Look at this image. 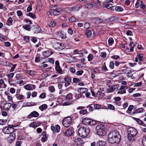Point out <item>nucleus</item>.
I'll use <instances>...</instances> for the list:
<instances>
[{
    "label": "nucleus",
    "instance_id": "1",
    "mask_svg": "<svg viewBox=\"0 0 146 146\" xmlns=\"http://www.w3.org/2000/svg\"><path fill=\"white\" fill-rule=\"evenodd\" d=\"M121 136L119 132L114 131L111 132L108 135V140L111 143H118L120 141Z\"/></svg>",
    "mask_w": 146,
    "mask_h": 146
},
{
    "label": "nucleus",
    "instance_id": "2",
    "mask_svg": "<svg viewBox=\"0 0 146 146\" xmlns=\"http://www.w3.org/2000/svg\"><path fill=\"white\" fill-rule=\"evenodd\" d=\"M128 139L130 141H133L134 140V137L136 135L137 131L133 127H130L127 129Z\"/></svg>",
    "mask_w": 146,
    "mask_h": 146
},
{
    "label": "nucleus",
    "instance_id": "3",
    "mask_svg": "<svg viewBox=\"0 0 146 146\" xmlns=\"http://www.w3.org/2000/svg\"><path fill=\"white\" fill-rule=\"evenodd\" d=\"M90 130L89 128H86L84 127H81L79 129L78 131V135L84 138L87 137L89 132Z\"/></svg>",
    "mask_w": 146,
    "mask_h": 146
},
{
    "label": "nucleus",
    "instance_id": "4",
    "mask_svg": "<svg viewBox=\"0 0 146 146\" xmlns=\"http://www.w3.org/2000/svg\"><path fill=\"white\" fill-rule=\"evenodd\" d=\"M14 129L13 125H9L8 127H6L3 129V131L5 134H11L13 133Z\"/></svg>",
    "mask_w": 146,
    "mask_h": 146
},
{
    "label": "nucleus",
    "instance_id": "5",
    "mask_svg": "<svg viewBox=\"0 0 146 146\" xmlns=\"http://www.w3.org/2000/svg\"><path fill=\"white\" fill-rule=\"evenodd\" d=\"M82 123L86 125H92L96 124V121L93 120H92L90 119L85 117L84 118L82 121Z\"/></svg>",
    "mask_w": 146,
    "mask_h": 146
},
{
    "label": "nucleus",
    "instance_id": "6",
    "mask_svg": "<svg viewBox=\"0 0 146 146\" xmlns=\"http://www.w3.org/2000/svg\"><path fill=\"white\" fill-rule=\"evenodd\" d=\"M72 123V119L70 117H66L64 119L62 123L63 125L66 127L69 126Z\"/></svg>",
    "mask_w": 146,
    "mask_h": 146
},
{
    "label": "nucleus",
    "instance_id": "7",
    "mask_svg": "<svg viewBox=\"0 0 146 146\" xmlns=\"http://www.w3.org/2000/svg\"><path fill=\"white\" fill-rule=\"evenodd\" d=\"M128 86H121L119 88L118 90L117 94H123L126 93L125 90L128 88Z\"/></svg>",
    "mask_w": 146,
    "mask_h": 146
},
{
    "label": "nucleus",
    "instance_id": "8",
    "mask_svg": "<svg viewBox=\"0 0 146 146\" xmlns=\"http://www.w3.org/2000/svg\"><path fill=\"white\" fill-rule=\"evenodd\" d=\"M119 87V85L116 84L113 85L111 86H109V89L107 90V92L108 93H111L114 92L116 89H117Z\"/></svg>",
    "mask_w": 146,
    "mask_h": 146
},
{
    "label": "nucleus",
    "instance_id": "9",
    "mask_svg": "<svg viewBox=\"0 0 146 146\" xmlns=\"http://www.w3.org/2000/svg\"><path fill=\"white\" fill-rule=\"evenodd\" d=\"M15 134L14 133L10 134V135L7 138V140L9 143L12 142L15 138Z\"/></svg>",
    "mask_w": 146,
    "mask_h": 146
},
{
    "label": "nucleus",
    "instance_id": "10",
    "mask_svg": "<svg viewBox=\"0 0 146 146\" xmlns=\"http://www.w3.org/2000/svg\"><path fill=\"white\" fill-rule=\"evenodd\" d=\"M39 115L38 113L36 111H34L32 112L27 116L28 118L30 119L32 117H37Z\"/></svg>",
    "mask_w": 146,
    "mask_h": 146
},
{
    "label": "nucleus",
    "instance_id": "11",
    "mask_svg": "<svg viewBox=\"0 0 146 146\" xmlns=\"http://www.w3.org/2000/svg\"><path fill=\"white\" fill-rule=\"evenodd\" d=\"M73 132V129L72 128H69L68 129L65 133V135L67 136H70L72 135Z\"/></svg>",
    "mask_w": 146,
    "mask_h": 146
},
{
    "label": "nucleus",
    "instance_id": "12",
    "mask_svg": "<svg viewBox=\"0 0 146 146\" xmlns=\"http://www.w3.org/2000/svg\"><path fill=\"white\" fill-rule=\"evenodd\" d=\"M52 54V51L50 50L45 51L42 53L43 55L45 58L48 57Z\"/></svg>",
    "mask_w": 146,
    "mask_h": 146
},
{
    "label": "nucleus",
    "instance_id": "13",
    "mask_svg": "<svg viewBox=\"0 0 146 146\" xmlns=\"http://www.w3.org/2000/svg\"><path fill=\"white\" fill-rule=\"evenodd\" d=\"M41 123L39 122H33L29 125V126L31 127L35 128L38 126Z\"/></svg>",
    "mask_w": 146,
    "mask_h": 146
},
{
    "label": "nucleus",
    "instance_id": "14",
    "mask_svg": "<svg viewBox=\"0 0 146 146\" xmlns=\"http://www.w3.org/2000/svg\"><path fill=\"white\" fill-rule=\"evenodd\" d=\"M55 46L57 48L61 50L65 47L64 45V44L60 42H56L55 44Z\"/></svg>",
    "mask_w": 146,
    "mask_h": 146
},
{
    "label": "nucleus",
    "instance_id": "15",
    "mask_svg": "<svg viewBox=\"0 0 146 146\" xmlns=\"http://www.w3.org/2000/svg\"><path fill=\"white\" fill-rule=\"evenodd\" d=\"M74 141H75L78 145H81L84 143L83 141L80 138H75V140Z\"/></svg>",
    "mask_w": 146,
    "mask_h": 146
},
{
    "label": "nucleus",
    "instance_id": "16",
    "mask_svg": "<svg viewBox=\"0 0 146 146\" xmlns=\"http://www.w3.org/2000/svg\"><path fill=\"white\" fill-rule=\"evenodd\" d=\"M65 81V85L66 87H67L70 84L71 80L69 78L65 77L64 78Z\"/></svg>",
    "mask_w": 146,
    "mask_h": 146
},
{
    "label": "nucleus",
    "instance_id": "17",
    "mask_svg": "<svg viewBox=\"0 0 146 146\" xmlns=\"http://www.w3.org/2000/svg\"><path fill=\"white\" fill-rule=\"evenodd\" d=\"M80 93H85L88 91V89L86 88H79L77 90Z\"/></svg>",
    "mask_w": 146,
    "mask_h": 146
},
{
    "label": "nucleus",
    "instance_id": "18",
    "mask_svg": "<svg viewBox=\"0 0 146 146\" xmlns=\"http://www.w3.org/2000/svg\"><path fill=\"white\" fill-rule=\"evenodd\" d=\"M41 135L43 136V137L41 139V141L43 142H44L47 139V137L46 135V132L45 131L41 133Z\"/></svg>",
    "mask_w": 146,
    "mask_h": 146
},
{
    "label": "nucleus",
    "instance_id": "19",
    "mask_svg": "<svg viewBox=\"0 0 146 146\" xmlns=\"http://www.w3.org/2000/svg\"><path fill=\"white\" fill-rule=\"evenodd\" d=\"M11 106V104L9 103H7L3 106V108L5 110L7 111L10 108Z\"/></svg>",
    "mask_w": 146,
    "mask_h": 146
},
{
    "label": "nucleus",
    "instance_id": "20",
    "mask_svg": "<svg viewBox=\"0 0 146 146\" xmlns=\"http://www.w3.org/2000/svg\"><path fill=\"white\" fill-rule=\"evenodd\" d=\"M133 108V106L132 105H130L128 107L127 110L126 111V113H128L130 115H132V114L131 113V111L132 110Z\"/></svg>",
    "mask_w": 146,
    "mask_h": 146
},
{
    "label": "nucleus",
    "instance_id": "21",
    "mask_svg": "<svg viewBox=\"0 0 146 146\" xmlns=\"http://www.w3.org/2000/svg\"><path fill=\"white\" fill-rule=\"evenodd\" d=\"M106 132L103 129L100 130V131H98L97 134L100 136H104L106 135Z\"/></svg>",
    "mask_w": 146,
    "mask_h": 146
},
{
    "label": "nucleus",
    "instance_id": "22",
    "mask_svg": "<svg viewBox=\"0 0 146 146\" xmlns=\"http://www.w3.org/2000/svg\"><path fill=\"white\" fill-rule=\"evenodd\" d=\"M82 7V6L81 5L78 4L75 6L73 7L72 9L74 11H78Z\"/></svg>",
    "mask_w": 146,
    "mask_h": 146
},
{
    "label": "nucleus",
    "instance_id": "23",
    "mask_svg": "<svg viewBox=\"0 0 146 146\" xmlns=\"http://www.w3.org/2000/svg\"><path fill=\"white\" fill-rule=\"evenodd\" d=\"M105 95V94L104 93H102L100 91H98L96 94V97H102Z\"/></svg>",
    "mask_w": 146,
    "mask_h": 146
},
{
    "label": "nucleus",
    "instance_id": "24",
    "mask_svg": "<svg viewBox=\"0 0 146 146\" xmlns=\"http://www.w3.org/2000/svg\"><path fill=\"white\" fill-rule=\"evenodd\" d=\"M96 145L97 146H104L105 143L103 141L99 140L97 142Z\"/></svg>",
    "mask_w": 146,
    "mask_h": 146
},
{
    "label": "nucleus",
    "instance_id": "25",
    "mask_svg": "<svg viewBox=\"0 0 146 146\" xmlns=\"http://www.w3.org/2000/svg\"><path fill=\"white\" fill-rule=\"evenodd\" d=\"M92 31L93 32V34H94V32L93 30H92V31H90L89 30H87L85 32L86 35L88 36H91L92 34Z\"/></svg>",
    "mask_w": 146,
    "mask_h": 146
},
{
    "label": "nucleus",
    "instance_id": "26",
    "mask_svg": "<svg viewBox=\"0 0 146 146\" xmlns=\"http://www.w3.org/2000/svg\"><path fill=\"white\" fill-rule=\"evenodd\" d=\"M27 74H28L29 75H34L36 73V72L33 70H27L26 71Z\"/></svg>",
    "mask_w": 146,
    "mask_h": 146
},
{
    "label": "nucleus",
    "instance_id": "27",
    "mask_svg": "<svg viewBox=\"0 0 146 146\" xmlns=\"http://www.w3.org/2000/svg\"><path fill=\"white\" fill-rule=\"evenodd\" d=\"M142 1H137V4H138L140 6L141 8L143 9H144L145 8V5L144 4H142Z\"/></svg>",
    "mask_w": 146,
    "mask_h": 146
},
{
    "label": "nucleus",
    "instance_id": "28",
    "mask_svg": "<svg viewBox=\"0 0 146 146\" xmlns=\"http://www.w3.org/2000/svg\"><path fill=\"white\" fill-rule=\"evenodd\" d=\"M72 94L71 93H70L67 94L66 97V100H72Z\"/></svg>",
    "mask_w": 146,
    "mask_h": 146
},
{
    "label": "nucleus",
    "instance_id": "29",
    "mask_svg": "<svg viewBox=\"0 0 146 146\" xmlns=\"http://www.w3.org/2000/svg\"><path fill=\"white\" fill-rule=\"evenodd\" d=\"M7 87L4 83V81L2 79H0V87L5 88Z\"/></svg>",
    "mask_w": 146,
    "mask_h": 146
},
{
    "label": "nucleus",
    "instance_id": "30",
    "mask_svg": "<svg viewBox=\"0 0 146 146\" xmlns=\"http://www.w3.org/2000/svg\"><path fill=\"white\" fill-rule=\"evenodd\" d=\"M74 103L73 100L70 101L68 102H66L63 103L62 105L64 106H68Z\"/></svg>",
    "mask_w": 146,
    "mask_h": 146
},
{
    "label": "nucleus",
    "instance_id": "31",
    "mask_svg": "<svg viewBox=\"0 0 146 146\" xmlns=\"http://www.w3.org/2000/svg\"><path fill=\"white\" fill-rule=\"evenodd\" d=\"M47 108V105L46 104H43L41 106H40L39 107V108L41 111H43L44 110L46 109Z\"/></svg>",
    "mask_w": 146,
    "mask_h": 146
},
{
    "label": "nucleus",
    "instance_id": "32",
    "mask_svg": "<svg viewBox=\"0 0 146 146\" xmlns=\"http://www.w3.org/2000/svg\"><path fill=\"white\" fill-rule=\"evenodd\" d=\"M104 126L103 125H97L96 127V129L97 130V132L98 131H100L103 129Z\"/></svg>",
    "mask_w": 146,
    "mask_h": 146
},
{
    "label": "nucleus",
    "instance_id": "33",
    "mask_svg": "<svg viewBox=\"0 0 146 146\" xmlns=\"http://www.w3.org/2000/svg\"><path fill=\"white\" fill-rule=\"evenodd\" d=\"M129 46L130 47V52H132L133 50V48L135 46V44L133 42H131L129 44Z\"/></svg>",
    "mask_w": 146,
    "mask_h": 146
},
{
    "label": "nucleus",
    "instance_id": "34",
    "mask_svg": "<svg viewBox=\"0 0 146 146\" xmlns=\"http://www.w3.org/2000/svg\"><path fill=\"white\" fill-rule=\"evenodd\" d=\"M137 56L139 61L140 62H142L143 58V54H137Z\"/></svg>",
    "mask_w": 146,
    "mask_h": 146
},
{
    "label": "nucleus",
    "instance_id": "35",
    "mask_svg": "<svg viewBox=\"0 0 146 146\" xmlns=\"http://www.w3.org/2000/svg\"><path fill=\"white\" fill-rule=\"evenodd\" d=\"M23 27L25 29L28 31H29L31 30V27L29 25H25L24 26H23Z\"/></svg>",
    "mask_w": 146,
    "mask_h": 146
},
{
    "label": "nucleus",
    "instance_id": "36",
    "mask_svg": "<svg viewBox=\"0 0 146 146\" xmlns=\"http://www.w3.org/2000/svg\"><path fill=\"white\" fill-rule=\"evenodd\" d=\"M15 96L17 99L19 100H21L23 98V96L19 94H17Z\"/></svg>",
    "mask_w": 146,
    "mask_h": 146
},
{
    "label": "nucleus",
    "instance_id": "37",
    "mask_svg": "<svg viewBox=\"0 0 146 146\" xmlns=\"http://www.w3.org/2000/svg\"><path fill=\"white\" fill-rule=\"evenodd\" d=\"M55 69L58 72V73L60 74L62 73V70L60 66H56Z\"/></svg>",
    "mask_w": 146,
    "mask_h": 146
},
{
    "label": "nucleus",
    "instance_id": "38",
    "mask_svg": "<svg viewBox=\"0 0 146 146\" xmlns=\"http://www.w3.org/2000/svg\"><path fill=\"white\" fill-rule=\"evenodd\" d=\"M27 15H28L27 14ZM28 15L34 19H36V16L35 15V14H33L32 13H28Z\"/></svg>",
    "mask_w": 146,
    "mask_h": 146
},
{
    "label": "nucleus",
    "instance_id": "39",
    "mask_svg": "<svg viewBox=\"0 0 146 146\" xmlns=\"http://www.w3.org/2000/svg\"><path fill=\"white\" fill-rule=\"evenodd\" d=\"M104 6L107 9H110L112 7V5L111 4L108 3L104 4Z\"/></svg>",
    "mask_w": 146,
    "mask_h": 146
},
{
    "label": "nucleus",
    "instance_id": "40",
    "mask_svg": "<svg viewBox=\"0 0 146 146\" xmlns=\"http://www.w3.org/2000/svg\"><path fill=\"white\" fill-rule=\"evenodd\" d=\"M12 22L13 20L12 18L11 17H10L8 18L7 21V25H11Z\"/></svg>",
    "mask_w": 146,
    "mask_h": 146
},
{
    "label": "nucleus",
    "instance_id": "41",
    "mask_svg": "<svg viewBox=\"0 0 146 146\" xmlns=\"http://www.w3.org/2000/svg\"><path fill=\"white\" fill-rule=\"evenodd\" d=\"M41 30L40 27L39 26H37L36 27L35 30V33H39Z\"/></svg>",
    "mask_w": 146,
    "mask_h": 146
},
{
    "label": "nucleus",
    "instance_id": "42",
    "mask_svg": "<svg viewBox=\"0 0 146 146\" xmlns=\"http://www.w3.org/2000/svg\"><path fill=\"white\" fill-rule=\"evenodd\" d=\"M115 10L117 11H121L123 10V9L119 6H116L115 8Z\"/></svg>",
    "mask_w": 146,
    "mask_h": 146
},
{
    "label": "nucleus",
    "instance_id": "43",
    "mask_svg": "<svg viewBox=\"0 0 146 146\" xmlns=\"http://www.w3.org/2000/svg\"><path fill=\"white\" fill-rule=\"evenodd\" d=\"M125 33L127 36H132L133 35L132 32L130 30H128L125 31Z\"/></svg>",
    "mask_w": 146,
    "mask_h": 146
},
{
    "label": "nucleus",
    "instance_id": "44",
    "mask_svg": "<svg viewBox=\"0 0 146 146\" xmlns=\"http://www.w3.org/2000/svg\"><path fill=\"white\" fill-rule=\"evenodd\" d=\"M113 40L111 37H110L108 40V42L110 46L112 45L113 42Z\"/></svg>",
    "mask_w": 146,
    "mask_h": 146
},
{
    "label": "nucleus",
    "instance_id": "45",
    "mask_svg": "<svg viewBox=\"0 0 146 146\" xmlns=\"http://www.w3.org/2000/svg\"><path fill=\"white\" fill-rule=\"evenodd\" d=\"M64 32L63 31H60L57 32V33L58 34V35L59 36H66V35H64Z\"/></svg>",
    "mask_w": 146,
    "mask_h": 146
},
{
    "label": "nucleus",
    "instance_id": "46",
    "mask_svg": "<svg viewBox=\"0 0 146 146\" xmlns=\"http://www.w3.org/2000/svg\"><path fill=\"white\" fill-rule=\"evenodd\" d=\"M77 19L75 17L73 16L69 19V21L70 22H73L76 21Z\"/></svg>",
    "mask_w": 146,
    "mask_h": 146
},
{
    "label": "nucleus",
    "instance_id": "47",
    "mask_svg": "<svg viewBox=\"0 0 146 146\" xmlns=\"http://www.w3.org/2000/svg\"><path fill=\"white\" fill-rule=\"evenodd\" d=\"M134 119L140 125H143V122L142 121L138 118H134Z\"/></svg>",
    "mask_w": 146,
    "mask_h": 146
},
{
    "label": "nucleus",
    "instance_id": "48",
    "mask_svg": "<svg viewBox=\"0 0 146 146\" xmlns=\"http://www.w3.org/2000/svg\"><path fill=\"white\" fill-rule=\"evenodd\" d=\"M50 13L51 15H52V14H53L54 16L59 15L58 14H57V12L56 10L54 11H50Z\"/></svg>",
    "mask_w": 146,
    "mask_h": 146
},
{
    "label": "nucleus",
    "instance_id": "49",
    "mask_svg": "<svg viewBox=\"0 0 146 146\" xmlns=\"http://www.w3.org/2000/svg\"><path fill=\"white\" fill-rule=\"evenodd\" d=\"M144 109L142 108H139L136 110L135 112L137 113H139L143 112Z\"/></svg>",
    "mask_w": 146,
    "mask_h": 146
},
{
    "label": "nucleus",
    "instance_id": "50",
    "mask_svg": "<svg viewBox=\"0 0 146 146\" xmlns=\"http://www.w3.org/2000/svg\"><path fill=\"white\" fill-rule=\"evenodd\" d=\"M7 122V120H6L0 119V125H4Z\"/></svg>",
    "mask_w": 146,
    "mask_h": 146
},
{
    "label": "nucleus",
    "instance_id": "51",
    "mask_svg": "<svg viewBox=\"0 0 146 146\" xmlns=\"http://www.w3.org/2000/svg\"><path fill=\"white\" fill-rule=\"evenodd\" d=\"M117 18L115 17H110L109 19V21L110 22H112L117 21Z\"/></svg>",
    "mask_w": 146,
    "mask_h": 146
},
{
    "label": "nucleus",
    "instance_id": "52",
    "mask_svg": "<svg viewBox=\"0 0 146 146\" xmlns=\"http://www.w3.org/2000/svg\"><path fill=\"white\" fill-rule=\"evenodd\" d=\"M142 143L143 146H146V137H144L143 138Z\"/></svg>",
    "mask_w": 146,
    "mask_h": 146
},
{
    "label": "nucleus",
    "instance_id": "53",
    "mask_svg": "<svg viewBox=\"0 0 146 146\" xmlns=\"http://www.w3.org/2000/svg\"><path fill=\"white\" fill-rule=\"evenodd\" d=\"M24 88L26 90H31V86L29 84H27L26 85L24 86Z\"/></svg>",
    "mask_w": 146,
    "mask_h": 146
},
{
    "label": "nucleus",
    "instance_id": "54",
    "mask_svg": "<svg viewBox=\"0 0 146 146\" xmlns=\"http://www.w3.org/2000/svg\"><path fill=\"white\" fill-rule=\"evenodd\" d=\"M49 90L50 91L52 92H53L55 91V89L54 87L53 86H51L49 87Z\"/></svg>",
    "mask_w": 146,
    "mask_h": 146
},
{
    "label": "nucleus",
    "instance_id": "55",
    "mask_svg": "<svg viewBox=\"0 0 146 146\" xmlns=\"http://www.w3.org/2000/svg\"><path fill=\"white\" fill-rule=\"evenodd\" d=\"M102 69L103 71L105 72H106L108 70L105 65L102 66Z\"/></svg>",
    "mask_w": 146,
    "mask_h": 146
},
{
    "label": "nucleus",
    "instance_id": "56",
    "mask_svg": "<svg viewBox=\"0 0 146 146\" xmlns=\"http://www.w3.org/2000/svg\"><path fill=\"white\" fill-rule=\"evenodd\" d=\"M108 107L109 109L112 110H114L115 109L114 106L111 104H108Z\"/></svg>",
    "mask_w": 146,
    "mask_h": 146
},
{
    "label": "nucleus",
    "instance_id": "57",
    "mask_svg": "<svg viewBox=\"0 0 146 146\" xmlns=\"http://www.w3.org/2000/svg\"><path fill=\"white\" fill-rule=\"evenodd\" d=\"M87 112V111L86 110H82L80 111L79 113L80 114L82 115L86 114Z\"/></svg>",
    "mask_w": 146,
    "mask_h": 146
},
{
    "label": "nucleus",
    "instance_id": "58",
    "mask_svg": "<svg viewBox=\"0 0 146 146\" xmlns=\"http://www.w3.org/2000/svg\"><path fill=\"white\" fill-rule=\"evenodd\" d=\"M14 74L13 73H11L9 74H7L6 76L9 78H10L13 77Z\"/></svg>",
    "mask_w": 146,
    "mask_h": 146
},
{
    "label": "nucleus",
    "instance_id": "59",
    "mask_svg": "<svg viewBox=\"0 0 146 146\" xmlns=\"http://www.w3.org/2000/svg\"><path fill=\"white\" fill-rule=\"evenodd\" d=\"M55 132H58L60 130V127L58 125H56L55 127Z\"/></svg>",
    "mask_w": 146,
    "mask_h": 146
},
{
    "label": "nucleus",
    "instance_id": "60",
    "mask_svg": "<svg viewBox=\"0 0 146 146\" xmlns=\"http://www.w3.org/2000/svg\"><path fill=\"white\" fill-rule=\"evenodd\" d=\"M129 69V68H126L125 69H123L122 70V72H123V73L128 74L129 73L128 70Z\"/></svg>",
    "mask_w": 146,
    "mask_h": 146
},
{
    "label": "nucleus",
    "instance_id": "61",
    "mask_svg": "<svg viewBox=\"0 0 146 146\" xmlns=\"http://www.w3.org/2000/svg\"><path fill=\"white\" fill-rule=\"evenodd\" d=\"M90 26V25L89 23H86L84 25V28L86 29H88Z\"/></svg>",
    "mask_w": 146,
    "mask_h": 146
},
{
    "label": "nucleus",
    "instance_id": "62",
    "mask_svg": "<svg viewBox=\"0 0 146 146\" xmlns=\"http://www.w3.org/2000/svg\"><path fill=\"white\" fill-rule=\"evenodd\" d=\"M46 97V93L45 92L42 93L39 96V97L42 99Z\"/></svg>",
    "mask_w": 146,
    "mask_h": 146
},
{
    "label": "nucleus",
    "instance_id": "63",
    "mask_svg": "<svg viewBox=\"0 0 146 146\" xmlns=\"http://www.w3.org/2000/svg\"><path fill=\"white\" fill-rule=\"evenodd\" d=\"M93 58V55L92 54H90L88 57V61H91Z\"/></svg>",
    "mask_w": 146,
    "mask_h": 146
},
{
    "label": "nucleus",
    "instance_id": "64",
    "mask_svg": "<svg viewBox=\"0 0 146 146\" xmlns=\"http://www.w3.org/2000/svg\"><path fill=\"white\" fill-rule=\"evenodd\" d=\"M83 73V71L82 70H79L76 72V74L78 76H80Z\"/></svg>",
    "mask_w": 146,
    "mask_h": 146
}]
</instances>
